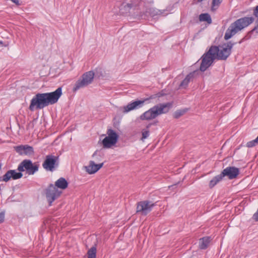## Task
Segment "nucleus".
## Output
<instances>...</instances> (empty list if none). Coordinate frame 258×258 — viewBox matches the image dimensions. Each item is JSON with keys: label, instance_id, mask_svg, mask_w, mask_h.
Listing matches in <instances>:
<instances>
[{"label": "nucleus", "instance_id": "nucleus-1", "mask_svg": "<svg viewBox=\"0 0 258 258\" xmlns=\"http://www.w3.org/2000/svg\"><path fill=\"white\" fill-rule=\"evenodd\" d=\"M62 94V89L58 88L55 91L50 93H37L31 99L29 109L33 111L34 110L41 109L49 105L56 103Z\"/></svg>", "mask_w": 258, "mask_h": 258}, {"label": "nucleus", "instance_id": "nucleus-2", "mask_svg": "<svg viewBox=\"0 0 258 258\" xmlns=\"http://www.w3.org/2000/svg\"><path fill=\"white\" fill-rule=\"evenodd\" d=\"M38 168L39 164H33L30 160L25 159L18 165L19 172H17L15 170H8L3 176L0 177V181L8 182L11 178L14 180L21 178L23 176L21 172L25 170L29 175H33L38 170Z\"/></svg>", "mask_w": 258, "mask_h": 258}, {"label": "nucleus", "instance_id": "nucleus-3", "mask_svg": "<svg viewBox=\"0 0 258 258\" xmlns=\"http://www.w3.org/2000/svg\"><path fill=\"white\" fill-rule=\"evenodd\" d=\"M253 21L254 18L252 17H244L237 20L231 24L226 30L224 35V39L225 40H228L231 38L232 36L236 34L237 32L252 23Z\"/></svg>", "mask_w": 258, "mask_h": 258}, {"label": "nucleus", "instance_id": "nucleus-4", "mask_svg": "<svg viewBox=\"0 0 258 258\" xmlns=\"http://www.w3.org/2000/svg\"><path fill=\"white\" fill-rule=\"evenodd\" d=\"M94 77V73L91 71L86 72L75 84L73 89V92H76L81 88H84L91 84Z\"/></svg>", "mask_w": 258, "mask_h": 258}, {"label": "nucleus", "instance_id": "nucleus-5", "mask_svg": "<svg viewBox=\"0 0 258 258\" xmlns=\"http://www.w3.org/2000/svg\"><path fill=\"white\" fill-rule=\"evenodd\" d=\"M216 48H210L209 50L205 53L201 57L202 62L200 70L202 72L205 71L213 62L216 59L215 56Z\"/></svg>", "mask_w": 258, "mask_h": 258}, {"label": "nucleus", "instance_id": "nucleus-6", "mask_svg": "<svg viewBox=\"0 0 258 258\" xmlns=\"http://www.w3.org/2000/svg\"><path fill=\"white\" fill-rule=\"evenodd\" d=\"M107 136L102 141L104 148H110L114 146L117 142L118 136L113 130L109 128L107 131Z\"/></svg>", "mask_w": 258, "mask_h": 258}, {"label": "nucleus", "instance_id": "nucleus-7", "mask_svg": "<svg viewBox=\"0 0 258 258\" xmlns=\"http://www.w3.org/2000/svg\"><path fill=\"white\" fill-rule=\"evenodd\" d=\"M61 193L62 192L59 191L53 184H50L45 189V195L49 206H51L53 201L60 197Z\"/></svg>", "mask_w": 258, "mask_h": 258}, {"label": "nucleus", "instance_id": "nucleus-8", "mask_svg": "<svg viewBox=\"0 0 258 258\" xmlns=\"http://www.w3.org/2000/svg\"><path fill=\"white\" fill-rule=\"evenodd\" d=\"M58 157L53 155H48L46 156L42 166L46 171H53L58 164Z\"/></svg>", "mask_w": 258, "mask_h": 258}, {"label": "nucleus", "instance_id": "nucleus-9", "mask_svg": "<svg viewBox=\"0 0 258 258\" xmlns=\"http://www.w3.org/2000/svg\"><path fill=\"white\" fill-rule=\"evenodd\" d=\"M154 204L149 201H143L138 202L137 205V213L142 215H147L152 210Z\"/></svg>", "mask_w": 258, "mask_h": 258}, {"label": "nucleus", "instance_id": "nucleus-10", "mask_svg": "<svg viewBox=\"0 0 258 258\" xmlns=\"http://www.w3.org/2000/svg\"><path fill=\"white\" fill-rule=\"evenodd\" d=\"M213 47H215V49L216 48V52L214 55L216 58L218 59L226 60L231 53L229 49L226 48L224 45H219V46H212L211 47V48Z\"/></svg>", "mask_w": 258, "mask_h": 258}, {"label": "nucleus", "instance_id": "nucleus-11", "mask_svg": "<svg viewBox=\"0 0 258 258\" xmlns=\"http://www.w3.org/2000/svg\"><path fill=\"white\" fill-rule=\"evenodd\" d=\"M154 98V97L153 96H150V99H153ZM149 99V98H147L143 100H136L128 103L127 105L123 107V112L125 113L134 109H137L142 107L144 105L145 102Z\"/></svg>", "mask_w": 258, "mask_h": 258}, {"label": "nucleus", "instance_id": "nucleus-12", "mask_svg": "<svg viewBox=\"0 0 258 258\" xmlns=\"http://www.w3.org/2000/svg\"><path fill=\"white\" fill-rule=\"evenodd\" d=\"M239 174V169L234 166H229L224 169L221 175L223 178L224 176H227L229 179H232L236 178Z\"/></svg>", "mask_w": 258, "mask_h": 258}, {"label": "nucleus", "instance_id": "nucleus-13", "mask_svg": "<svg viewBox=\"0 0 258 258\" xmlns=\"http://www.w3.org/2000/svg\"><path fill=\"white\" fill-rule=\"evenodd\" d=\"M15 151L21 155H33L34 153L33 148L28 145H20L14 147Z\"/></svg>", "mask_w": 258, "mask_h": 258}, {"label": "nucleus", "instance_id": "nucleus-14", "mask_svg": "<svg viewBox=\"0 0 258 258\" xmlns=\"http://www.w3.org/2000/svg\"><path fill=\"white\" fill-rule=\"evenodd\" d=\"M158 116L157 110L154 106L143 113L140 117L142 120H149L155 118Z\"/></svg>", "mask_w": 258, "mask_h": 258}, {"label": "nucleus", "instance_id": "nucleus-15", "mask_svg": "<svg viewBox=\"0 0 258 258\" xmlns=\"http://www.w3.org/2000/svg\"><path fill=\"white\" fill-rule=\"evenodd\" d=\"M172 102H167L166 103H160L157 105H155V109L157 111L159 115L161 114L166 113L168 112L169 109L172 107Z\"/></svg>", "mask_w": 258, "mask_h": 258}, {"label": "nucleus", "instance_id": "nucleus-16", "mask_svg": "<svg viewBox=\"0 0 258 258\" xmlns=\"http://www.w3.org/2000/svg\"><path fill=\"white\" fill-rule=\"evenodd\" d=\"M103 165V163L96 164L93 161L89 162V164L88 166H85L86 171L90 174H92L98 171Z\"/></svg>", "mask_w": 258, "mask_h": 258}, {"label": "nucleus", "instance_id": "nucleus-17", "mask_svg": "<svg viewBox=\"0 0 258 258\" xmlns=\"http://www.w3.org/2000/svg\"><path fill=\"white\" fill-rule=\"evenodd\" d=\"M57 189H64L68 186V182L63 177H60L55 182L54 185Z\"/></svg>", "mask_w": 258, "mask_h": 258}, {"label": "nucleus", "instance_id": "nucleus-18", "mask_svg": "<svg viewBox=\"0 0 258 258\" xmlns=\"http://www.w3.org/2000/svg\"><path fill=\"white\" fill-rule=\"evenodd\" d=\"M210 242V238L209 237H205L200 239L199 247L201 249H206Z\"/></svg>", "mask_w": 258, "mask_h": 258}, {"label": "nucleus", "instance_id": "nucleus-19", "mask_svg": "<svg viewBox=\"0 0 258 258\" xmlns=\"http://www.w3.org/2000/svg\"><path fill=\"white\" fill-rule=\"evenodd\" d=\"M199 20L201 22H206L209 24H211L212 22L210 15L208 13H204L200 15Z\"/></svg>", "mask_w": 258, "mask_h": 258}, {"label": "nucleus", "instance_id": "nucleus-20", "mask_svg": "<svg viewBox=\"0 0 258 258\" xmlns=\"http://www.w3.org/2000/svg\"><path fill=\"white\" fill-rule=\"evenodd\" d=\"M222 178L223 177H222L221 174L213 177V178L211 179L209 182V187L210 188H212L220 181H221L222 179Z\"/></svg>", "mask_w": 258, "mask_h": 258}, {"label": "nucleus", "instance_id": "nucleus-21", "mask_svg": "<svg viewBox=\"0 0 258 258\" xmlns=\"http://www.w3.org/2000/svg\"><path fill=\"white\" fill-rule=\"evenodd\" d=\"M253 15L257 18L256 21V25L253 28L252 30H251L250 32L252 33L253 32H255L256 33H258V5L254 8Z\"/></svg>", "mask_w": 258, "mask_h": 258}, {"label": "nucleus", "instance_id": "nucleus-22", "mask_svg": "<svg viewBox=\"0 0 258 258\" xmlns=\"http://www.w3.org/2000/svg\"><path fill=\"white\" fill-rule=\"evenodd\" d=\"M96 246H92L87 252L88 258H96Z\"/></svg>", "mask_w": 258, "mask_h": 258}, {"label": "nucleus", "instance_id": "nucleus-23", "mask_svg": "<svg viewBox=\"0 0 258 258\" xmlns=\"http://www.w3.org/2000/svg\"><path fill=\"white\" fill-rule=\"evenodd\" d=\"M203 0H198V2H201ZM222 0H212V10H214L216 9L220 4L222 3Z\"/></svg>", "mask_w": 258, "mask_h": 258}, {"label": "nucleus", "instance_id": "nucleus-24", "mask_svg": "<svg viewBox=\"0 0 258 258\" xmlns=\"http://www.w3.org/2000/svg\"><path fill=\"white\" fill-rule=\"evenodd\" d=\"M257 144H258V139L256 138L252 141L247 142L246 144V147L248 148H251L255 146Z\"/></svg>", "mask_w": 258, "mask_h": 258}, {"label": "nucleus", "instance_id": "nucleus-25", "mask_svg": "<svg viewBox=\"0 0 258 258\" xmlns=\"http://www.w3.org/2000/svg\"><path fill=\"white\" fill-rule=\"evenodd\" d=\"M142 137L141 140L144 141L145 139H147L150 135L149 131L148 130H143L142 132Z\"/></svg>", "mask_w": 258, "mask_h": 258}, {"label": "nucleus", "instance_id": "nucleus-26", "mask_svg": "<svg viewBox=\"0 0 258 258\" xmlns=\"http://www.w3.org/2000/svg\"><path fill=\"white\" fill-rule=\"evenodd\" d=\"M185 112V111L184 110H177L174 112L173 116L175 118H178L181 116L183 115Z\"/></svg>", "mask_w": 258, "mask_h": 258}, {"label": "nucleus", "instance_id": "nucleus-27", "mask_svg": "<svg viewBox=\"0 0 258 258\" xmlns=\"http://www.w3.org/2000/svg\"><path fill=\"white\" fill-rule=\"evenodd\" d=\"M121 7H123L126 12H128L133 7V4L132 3L126 4L125 5H122Z\"/></svg>", "mask_w": 258, "mask_h": 258}, {"label": "nucleus", "instance_id": "nucleus-28", "mask_svg": "<svg viewBox=\"0 0 258 258\" xmlns=\"http://www.w3.org/2000/svg\"><path fill=\"white\" fill-rule=\"evenodd\" d=\"M195 72H193L192 73H189L188 75H187L185 79L188 81V82H190V80L194 77Z\"/></svg>", "mask_w": 258, "mask_h": 258}, {"label": "nucleus", "instance_id": "nucleus-29", "mask_svg": "<svg viewBox=\"0 0 258 258\" xmlns=\"http://www.w3.org/2000/svg\"><path fill=\"white\" fill-rule=\"evenodd\" d=\"M234 43H232L231 42H229L227 43V45L224 46L226 48L229 49L230 52H231V49L233 46Z\"/></svg>", "mask_w": 258, "mask_h": 258}, {"label": "nucleus", "instance_id": "nucleus-30", "mask_svg": "<svg viewBox=\"0 0 258 258\" xmlns=\"http://www.w3.org/2000/svg\"><path fill=\"white\" fill-rule=\"evenodd\" d=\"M5 219V213L1 212L0 213V224L3 223Z\"/></svg>", "mask_w": 258, "mask_h": 258}, {"label": "nucleus", "instance_id": "nucleus-31", "mask_svg": "<svg viewBox=\"0 0 258 258\" xmlns=\"http://www.w3.org/2000/svg\"><path fill=\"white\" fill-rule=\"evenodd\" d=\"M189 82L185 79H184L180 83V86H186L188 85Z\"/></svg>", "mask_w": 258, "mask_h": 258}, {"label": "nucleus", "instance_id": "nucleus-32", "mask_svg": "<svg viewBox=\"0 0 258 258\" xmlns=\"http://www.w3.org/2000/svg\"><path fill=\"white\" fill-rule=\"evenodd\" d=\"M252 218L255 221H258V210L256 212L253 214Z\"/></svg>", "mask_w": 258, "mask_h": 258}, {"label": "nucleus", "instance_id": "nucleus-33", "mask_svg": "<svg viewBox=\"0 0 258 258\" xmlns=\"http://www.w3.org/2000/svg\"><path fill=\"white\" fill-rule=\"evenodd\" d=\"M11 1L13 3H15L18 6L21 5V3H20L19 0H11Z\"/></svg>", "mask_w": 258, "mask_h": 258}, {"label": "nucleus", "instance_id": "nucleus-34", "mask_svg": "<svg viewBox=\"0 0 258 258\" xmlns=\"http://www.w3.org/2000/svg\"><path fill=\"white\" fill-rule=\"evenodd\" d=\"M156 95L157 97H160L161 96H162L163 95V94L162 93H158Z\"/></svg>", "mask_w": 258, "mask_h": 258}, {"label": "nucleus", "instance_id": "nucleus-35", "mask_svg": "<svg viewBox=\"0 0 258 258\" xmlns=\"http://www.w3.org/2000/svg\"><path fill=\"white\" fill-rule=\"evenodd\" d=\"M153 124V123H149L148 124L147 126H146V128L147 129L146 130H149V128H150V127Z\"/></svg>", "mask_w": 258, "mask_h": 258}, {"label": "nucleus", "instance_id": "nucleus-36", "mask_svg": "<svg viewBox=\"0 0 258 258\" xmlns=\"http://www.w3.org/2000/svg\"><path fill=\"white\" fill-rule=\"evenodd\" d=\"M0 44L3 45V42L2 41H0Z\"/></svg>", "mask_w": 258, "mask_h": 258}]
</instances>
